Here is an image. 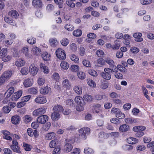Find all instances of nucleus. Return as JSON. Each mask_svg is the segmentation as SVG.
<instances>
[{
	"instance_id": "f257e3e1",
	"label": "nucleus",
	"mask_w": 154,
	"mask_h": 154,
	"mask_svg": "<svg viewBox=\"0 0 154 154\" xmlns=\"http://www.w3.org/2000/svg\"><path fill=\"white\" fill-rule=\"evenodd\" d=\"M80 133V137L85 140L86 138V136L89 134L90 132V129L88 127H85L80 129L79 130Z\"/></svg>"
},
{
	"instance_id": "f03ea898",
	"label": "nucleus",
	"mask_w": 154,
	"mask_h": 154,
	"mask_svg": "<svg viewBox=\"0 0 154 154\" xmlns=\"http://www.w3.org/2000/svg\"><path fill=\"white\" fill-rule=\"evenodd\" d=\"M56 55L58 58L60 60H64L66 57V55L64 50L59 48L56 51Z\"/></svg>"
},
{
	"instance_id": "7ed1b4c3",
	"label": "nucleus",
	"mask_w": 154,
	"mask_h": 154,
	"mask_svg": "<svg viewBox=\"0 0 154 154\" xmlns=\"http://www.w3.org/2000/svg\"><path fill=\"white\" fill-rule=\"evenodd\" d=\"M71 140L69 139H66L65 140V144L64 146V151L66 152H69L72 149L73 146L70 143Z\"/></svg>"
},
{
	"instance_id": "20e7f679",
	"label": "nucleus",
	"mask_w": 154,
	"mask_h": 154,
	"mask_svg": "<svg viewBox=\"0 0 154 154\" xmlns=\"http://www.w3.org/2000/svg\"><path fill=\"white\" fill-rule=\"evenodd\" d=\"M46 109L44 108H40L35 109L33 112L34 116H40L44 114L46 112Z\"/></svg>"
},
{
	"instance_id": "39448f33",
	"label": "nucleus",
	"mask_w": 154,
	"mask_h": 154,
	"mask_svg": "<svg viewBox=\"0 0 154 154\" xmlns=\"http://www.w3.org/2000/svg\"><path fill=\"white\" fill-rule=\"evenodd\" d=\"M48 117L46 115L40 116L38 117L37 119V121L39 123L41 124H45L48 121Z\"/></svg>"
},
{
	"instance_id": "423d86ee",
	"label": "nucleus",
	"mask_w": 154,
	"mask_h": 154,
	"mask_svg": "<svg viewBox=\"0 0 154 154\" xmlns=\"http://www.w3.org/2000/svg\"><path fill=\"white\" fill-rule=\"evenodd\" d=\"M38 70V68L34 64H32L29 67V72L33 75H35Z\"/></svg>"
},
{
	"instance_id": "0eeeda50",
	"label": "nucleus",
	"mask_w": 154,
	"mask_h": 154,
	"mask_svg": "<svg viewBox=\"0 0 154 154\" xmlns=\"http://www.w3.org/2000/svg\"><path fill=\"white\" fill-rule=\"evenodd\" d=\"M18 143L16 140H13L12 141V144L11 146V149L14 152L18 153H21L19 149V147L18 146Z\"/></svg>"
},
{
	"instance_id": "6e6552de",
	"label": "nucleus",
	"mask_w": 154,
	"mask_h": 154,
	"mask_svg": "<svg viewBox=\"0 0 154 154\" xmlns=\"http://www.w3.org/2000/svg\"><path fill=\"white\" fill-rule=\"evenodd\" d=\"M35 101L37 103L43 104L46 103L47 100L45 96L40 95L37 97L35 99Z\"/></svg>"
},
{
	"instance_id": "1a4fd4ad",
	"label": "nucleus",
	"mask_w": 154,
	"mask_h": 154,
	"mask_svg": "<svg viewBox=\"0 0 154 154\" xmlns=\"http://www.w3.org/2000/svg\"><path fill=\"white\" fill-rule=\"evenodd\" d=\"M12 72L11 71H5L1 77L4 79L5 82H6L9 79L12 75Z\"/></svg>"
},
{
	"instance_id": "9d476101",
	"label": "nucleus",
	"mask_w": 154,
	"mask_h": 154,
	"mask_svg": "<svg viewBox=\"0 0 154 154\" xmlns=\"http://www.w3.org/2000/svg\"><path fill=\"white\" fill-rule=\"evenodd\" d=\"M142 34L140 32H136L133 35V36L135 38L134 40L137 42H140L143 41V39L142 38Z\"/></svg>"
},
{
	"instance_id": "9b49d317",
	"label": "nucleus",
	"mask_w": 154,
	"mask_h": 154,
	"mask_svg": "<svg viewBox=\"0 0 154 154\" xmlns=\"http://www.w3.org/2000/svg\"><path fill=\"white\" fill-rule=\"evenodd\" d=\"M119 70L122 72H126L127 70L125 67L122 65L119 64L117 65V67L116 66H115L114 72H117Z\"/></svg>"
},
{
	"instance_id": "f8f14e48",
	"label": "nucleus",
	"mask_w": 154,
	"mask_h": 154,
	"mask_svg": "<svg viewBox=\"0 0 154 154\" xmlns=\"http://www.w3.org/2000/svg\"><path fill=\"white\" fill-rule=\"evenodd\" d=\"M23 92L21 90H20L14 93L12 95V99L13 100H16L20 98L22 96Z\"/></svg>"
},
{
	"instance_id": "ddd939ff",
	"label": "nucleus",
	"mask_w": 154,
	"mask_h": 154,
	"mask_svg": "<svg viewBox=\"0 0 154 154\" xmlns=\"http://www.w3.org/2000/svg\"><path fill=\"white\" fill-rule=\"evenodd\" d=\"M32 4L35 8H41L42 6V3L41 0H33Z\"/></svg>"
},
{
	"instance_id": "4468645a",
	"label": "nucleus",
	"mask_w": 154,
	"mask_h": 154,
	"mask_svg": "<svg viewBox=\"0 0 154 154\" xmlns=\"http://www.w3.org/2000/svg\"><path fill=\"white\" fill-rule=\"evenodd\" d=\"M21 120V118L18 116H13L11 118V121L12 124L17 125L18 124Z\"/></svg>"
},
{
	"instance_id": "2eb2a0df",
	"label": "nucleus",
	"mask_w": 154,
	"mask_h": 154,
	"mask_svg": "<svg viewBox=\"0 0 154 154\" xmlns=\"http://www.w3.org/2000/svg\"><path fill=\"white\" fill-rule=\"evenodd\" d=\"M51 117L53 121H57L60 118V116L58 112L54 111L51 114Z\"/></svg>"
},
{
	"instance_id": "dca6fc26",
	"label": "nucleus",
	"mask_w": 154,
	"mask_h": 154,
	"mask_svg": "<svg viewBox=\"0 0 154 154\" xmlns=\"http://www.w3.org/2000/svg\"><path fill=\"white\" fill-rule=\"evenodd\" d=\"M74 100L77 105L82 104V105H83V104H85L84 99L80 96H78L76 97L75 98Z\"/></svg>"
},
{
	"instance_id": "f3484780",
	"label": "nucleus",
	"mask_w": 154,
	"mask_h": 154,
	"mask_svg": "<svg viewBox=\"0 0 154 154\" xmlns=\"http://www.w3.org/2000/svg\"><path fill=\"white\" fill-rule=\"evenodd\" d=\"M2 132L3 134V138L7 140H12V138L9 136L10 134V132L7 131L3 130L2 131Z\"/></svg>"
},
{
	"instance_id": "a211bd4d",
	"label": "nucleus",
	"mask_w": 154,
	"mask_h": 154,
	"mask_svg": "<svg viewBox=\"0 0 154 154\" xmlns=\"http://www.w3.org/2000/svg\"><path fill=\"white\" fill-rule=\"evenodd\" d=\"M33 83V80L32 79H27L24 80L23 85L25 87L27 88L31 86Z\"/></svg>"
},
{
	"instance_id": "6ab92c4d",
	"label": "nucleus",
	"mask_w": 154,
	"mask_h": 154,
	"mask_svg": "<svg viewBox=\"0 0 154 154\" xmlns=\"http://www.w3.org/2000/svg\"><path fill=\"white\" fill-rule=\"evenodd\" d=\"M51 88L50 87L46 86L40 89V91L41 94H46L48 93L51 90Z\"/></svg>"
},
{
	"instance_id": "aec40b11",
	"label": "nucleus",
	"mask_w": 154,
	"mask_h": 154,
	"mask_svg": "<svg viewBox=\"0 0 154 154\" xmlns=\"http://www.w3.org/2000/svg\"><path fill=\"white\" fill-rule=\"evenodd\" d=\"M119 130L122 132H127L130 130L129 126L126 124L121 125L119 128Z\"/></svg>"
},
{
	"instance_id": "412c9836",
	"label": "nucleus",
	"mask_w": 154,
	"mask_h": 154,
	"mask_svg": "<svg viewBox=\"0 0 154 154\" xmlns=\"http://www.w3.org/2000/svg\"><path fill=\"white\" fill-rule=\"evenodd\" d=\"M105 63L108 64L109 65L110 68H114L115 66L114 65V63L113 61L109 58H106L105 59Z\"/></svg>"
},
{
	"instance_id": "4be33fe9",
	"label": "nucleus",
	"mask_w": 154,
	"mask_h": 154,
	"mask_svg": "<svg viewBox=\"0 0 154 154\" xmlns=\"http://www.w3.org/2000/svg\"><path fill=\"white\" fill-rule=\"evenodd\" d=\"M8 14L13 18L17 19L19 16L17 12L15 10H12L8 12Z\"/></svg>"
},
{
	"instance_id": "5701e85b",
	"label": "nucleus",
	"mask_w": 154,
	"mask_h": 154,
	"mask_svg": "<svg viewBox=\"0 0 154 154\" xmlns=\"http://www.w3.org/2000/svg\"><path fill=\"white\" fill-rule=\"evenodd\" d=\"M58 143V141L57 139H54L50 141L49 144V146L51 148H54L56 147Z\"/></svg>"
},
{
	"instance_id": "b1692460",
	"label": "nucleus",
	"mask_w": 154,
	"mask_h": 154,
	"mask_svg": "<svg viewBox=\"0 0 154 154\" xmlns=\"http://www.w3.org/2000/svg\"><path fill=\"white\" fill-rule=\"evenodd\" d=\"M111 73L102 72L101 75L102 77L106 80H109L111 78Z\"/></svg>"
},
{
	"instance_id": "393cba45",
	"label": "nucleus",
	"mask_w": 154,
	"mask_h": 154,
	"mask_svg": "<svg viewBox=\"0 0 154 154\" xmlns=\"http://www.w3.org/2000/svg\"><path fill=\"white\" fill-rule=\"evenodd\" d=\"M25 61L23 59L18 60L15 62V65L18 67H21L23 66L25 64Z\"/></svg>"
},
{
	"instance_id": "a878e982",
	"label": "nucleus",
	"mask_w": 154,
	"mask_h": 154,
	"mask_svg": "<svg viewBox=\"0 0 154 154\" xmlns=\"http://www.w3.org/2000/svg\"><path fill=\"white\" fill-rule=\"evenodd\" d=\"M53 110L54 112H63V107L60 105H57L54 106L53 109Z\"/></svg>"
},
{
	"instance_id": "bb28decb",
	"label": "nucleus",
	"mask_w": 154,
	"mask_h": 154,
	"mask_svg": "<svg viewBox=\"0 0 154 154\" xmlns=\"http://www.w3.org/2000/svg\"><path fill=\"white\" fill-rule=\"evenodd\" d=\"M55 136V134L53 132H51L46 134V138L47 140H50L54 138Z\"/></svg>"
},
{
	"instance_id": "cd10ccee",
	"label": "nucleus",
	"mask_w": 154,
	"mask_h": 154,
	"mask_svg": "<svg viewBox=\"0 0 154 154\" xmlns=\"http://www.w3.org/2000/svg\"><path fill=\"white\" fill-rule=\"evenodd\" d=\"M97 65L98 66H102L105 65V60L102 58H100L97 60Z\"/></svg>"
},
{
	"instance_id": "c85d7f7f",
	"label": "nucleus",
	"mask_w": 154,
	"mask_h": 154,
	"mask_svg": "<svg viewBox=\"0 0 154 154\" xmlns=\"http://www.w3.org/2000/svg\"><path fill=\"white\" fill-rule=\"evenodd\" d=\"M5 20L7 23L13 26L16 25V23L15 21L11 19V18L8 17H5Z\"/></svg>"
},
{
	"instance_id": "c756f323",
	"label": "nucleus",
	"mask_w": 154,
	"mask_h": 154,
	"mask_svg": "<svg viewBox=\"0 0 154 154\" xmlns=\"http://www.w3.org/2000/svg\"><path fill=\"white\" fill-rule=\"evenodd\" d=\"M28 91L31 94H36L38 92V90L36 88H31L28 89Z\"/></svg>"
},
{
	"instance_id": "7c9ffc66",
	"label": "nucleus",
	"mask_w": 154,
	"mask_h": 154,
	"mask_svg": "<svg viewBox=\"0 0 154 154\" xmlns=\"http://www.w3.org/2000/svg\"><path fill=\"white\" fill-rule=\"evenodd\" d=\"M7 53V49L6 48H3L0 51V58H2L5 56Z\"/></svg>"
},
{
	"instance_id": "2f4dec72",
	"label": "nucleus",
	"mask_w": 154,
	"mask_h": 154,
	"mask_svg": "<svg viewBox=\"0 0 154 154\" xmlns=\"http://www.w3.org/2000/svg\"><path fill=\"white\" fill-rule=\"evenodd\" d=\"M101 105L100 104H96L94 106L93 112L94 113H98L100 112V108Z\"/></svg>"
},
{
	"instance_id": "473e14b6",
	"label": "nucleus",
	"mask_w": 154,
	"mask_h": 154,
	"mask_svg": "<svg viewBox=\"0 0 154 154\" xmlns=\"http://www.w3.org/2000/svg\"><path fill=\"white\" fill-rule=\"evenodd\" d=\"M84 99L87 102H91L93 100V98L91 95L88 94H85L83 96Z\"/></svg>"
},
{
	"instance_id": "72a5a7b5",
	"label": "nucleus",
	"mask_w": 154,
	"mask_h": 154,
	"mask_svg": "<svg viewBox=\"0 0 154 154\" xmlns=\"http://www.w3.org/2000/svg\"><path fill=\"white\" fill-rule=\"evenodd\" d=\"M127 139L128 143L130 144H134L138 142V140L134 138L130 137Z\"/></svg>"
},
{
	"instance_id": "f704fd0d",
	"label": "nucleus",
	"mask_w": 154,
	"mask_h": 154,
	"mask_svg": "<svg viewBox=\"0 0 154 154\" xmlns=\"http://www.w3.org/2000/svg\"><path fill=\"white\" fill-rule=\"evenodd\" d=\"M40 66L41 70L43 71L45 73H48V67L45 65V64L41 63L40 64Z\"/></svg>"
},
{
	"instance_id": "c9c22d12",
	"label": "nucleus",
	"mask_w": 154,
	"mask_h": 154,
	"mask_svg": "<svg viewBox=\"0 0 154 154\" xmlns=\"http://www.w3.org/2000/svg\"><path fill=\"white\" fill-rule=\"evenodd\" d=\"M42 57L44 60L48 61L50 60V55L47 52L43 53L42 55Z\"/></svg>"
},
{
	"instance_id": "e433bc0d",
	"label": "nucleus",
	"mask_w": 154,
	"mask_h": 154,
	"mask_svg": "<svg viewBox=\"0 0 154 154\" xmlns=\"http://www.w3.org/2000/svg\"><path fill=\"white\" fill-rule=\"evenodd\" d=\"M41 51L40 49L36 47L33 48L32 49V51L33 54L36 55H38Z\"/></svg>"
},
{
	"instance_id": "4c0bfd02",
	"label": "nucleus",
	"mask_w": 154,
	"mask_h": 154,
	"mask_svg": "<svg viewBox=\"0 0 154 154\" xmlns=\"http://www.w3.org/2000/svg\"><path fill=\"white\" fill-rule=\"evenodd\" d=\"M60 66L62 69H67L69 68V64L66 62L63 61L61 63Z\"/></svg>"
},
{
	"instance_id": "58836bf2",
	"label": "nucleus",
	"mask_w": 154,
	"mask_h": 154,
	"mask_svg": "<svg viewBox=\"0 0 154 154\" xmlns=\"http://www.w3.org/2000/svg\"><path fill=\"white\" fill-rule=\"evenodd\" d=\"M49 42L51 46L53 47L57 45L58 43L56 38H54L50 39Z\"/></svg>"
},
{
	"instance_id": "ea45409f",
	"label": "nucleus",
	"mask_w": 154,
	"mask_h": 154,
	"mask_svg": "<svg viewBox=\"0 0 154 154\" xmlns=\"http://www.w3.org/2000/svg\"><path fill=\"white\" fill-rule=\"evenodd\" d=\"M85 153L87 154H93L94 153V151L90 148H86L84 149Z\"/></svg>"
},
{
	"instance_id": "a19ab883",
	"label": "nucleus",
	"mask_w": 154,
	"mask_h": 154,
	"mask_svg": "<svg viewBox=\"0 0 154 154\" xmlns=\"http://www.w3.org/2000/svg\"><path fill=\"white\" fill-rule=\"evenodd\" d=\"M116 116L119 119H123L125 118V117L124 114L123 113L119 111L117 112L116 113Z\"/></svg>"
},
{
	"instance_id": "79ce46f5",
	"label": "nucleus",
	"mask_w": 154,
	"mask_h": 154,
	"mask_svg": "<svg viewBox=\"0 0 154 154\" xmlns=\"http://www.w3.org/2000/svg\"><path fill=\"white\" fill-rule=\"evenodd\" d=\"M74 91L78 94H81L82 93L81 88L78 86H75L74 88Z\"/></svg>"
},
{
	"instance_id": "37998d69",
	"label": "nucleus",
	"mask_w": 154,
	"mask_h": 154,
	"mask_svg": "<svg viewBox=\"0 0 154 154\" xmlns=\"http://www.w3.org/2000/svg\"><path fill=\"white\" fill-rule=\"evenodd\" d=\"M24 121L26 123L32 121V118L29 115H26L24 117Z\"/></svg>"
},
{
	"instance_id": "c03bdc74",
	"label": "nucleus",
	"mask_w": 154,
	"mask_h": 154,
	"mask_svg": "<svg viewBox=\"0 0 154 154\" xmlns=\"http://www.w3.org/2000/svg\"><path fill=\"white\" fill-rule=\"evenodd\" d=\"M82 34V31L80 29H77L75 31H74L73 32V35L77 37L81 36Z\"/></svg>"
},
{
	"instance_id": "a18cd8bd",
	"label": "nucleus",
	"mask_w": 154,
	"mask_h": 154,
	"mask_svg": "<svg viewBox=\"0 0 154 154\" xmlns=\"http://www.w3.org/2000/svg\"><path fill=\"white\" fill-rule=\"evenodd\" d=\"M20 72L22 75H26L29 72L28 69V68L24 67L21 69Z\"/></svg>"
},
{
	"instance_id": "49530a36",
	"label": "nucleus",
	"mask_w": 154,
	"mask_h": 154,
	"mask_svg": "<svg viewBox=\"0 0 154 154\" xmlns=\"http://www.w3.org/2000/svg\"><path fill=\"white\" fill-rule=\"evenodd\" d=\"M62 85L65 88H67L70 85V84L69 82V80L66 79L64 80L63 81Z\"/></svg>"
},
{
	"instance_id": "de8ad7c7",
	"label": "nucleus",
	"mask_w": 154,
	"mask_h": 154,
	"mask_svg": "<svg viewBox=\"0 0 154 154\" xmlns=\"http://www.w3.org/2000/svg\"><path fill=\"white\" fill-rule=\"evenodd\" d=\"M69 40L66 38H63L60 41L61 45L63 46H66L69 43Z\"/></svg>"
},
{
	"instance_id": "09e8293b",
	"label": "nucleus",
	"mask_w": 154,
	"mask_h": 154,
	"mask_svg": "<svg viewBox=\"0 0 154 154\" xmlns=\"http://www.w3.org/2000/svg\"><path fill=\"white\" fill-rule=\"evenodd\" d=\"M85 105V104L82 105V104L77 105L76 107V110L79 111H81L83 110Z\"/></svg>"
},
{
	"instance_id": "8fccbe9b",
	"label": "nucleus",
	"mask_w": 154,
	"mask_h": 154,
	"mask_svg": "<svg viewBox=\"0 0 154 154\" xmlns=\"http://www.w3.org/2000/svg\"><path fill=\"white\" fill-rule=\"evenodd\" d=\"M77 74L79 78L81 79H84L85 78V74L83 72H79Z\"/></svg>"
},
{
	"instance_id": "3c124183",
	"label": "nucleus",
	"mask_w": 154,
	"mask_h": 154,
	"mask_svg": "<svg viewBox=\"0 0 154 154\" xmlns=\"http://www.w3.org/2000/svg\"><path fill=\"white\" fill-rule=\"evenodd\" d=\"M82 63L85 66L87 67H90L91 66L90 61L87 60H84L82 61Z\"/></svg>"
},
{
	"instance_id": "603ef678",
	"label": "nucleus",
	"mask_w": 154,
	"mask_h": 154,
	"mask_svg": "<svg viewBox=\"0 0 154 154\" xmlns=\"http://www.w3.org/2000/svg\"><path fill=\"white\" fill-rule=\"evenodd\" d=\"M99 137L103 138H106L108 137V135L105 133L103 132H100L99 134Z\"/></svg>"
},
{
	"instance_id": "864d4df0",
	"label": "nucleus",
	"mask_w": 154,
	"mask_h": 154,
	"mask_svg": "<svg viewBox=\"0 0 154 154\" xmlns=\"http://www.w3.org/2000/svg\"><path fill=\"white\" fill-rule=\"evenodd\" d=\"M55 3L58 5L60 8H62L63 7V0H54Z\"/></svg>"
},
{
	"instance_id": "5fc2aeb1",
	"label": "nucleus",
	"mask_w": 154,
	"mask_h": 154,
	"mask_svg": "<svg viewBox=\"0 0 154 154\" xmlns=\"http://www.w3.org/2000/svg\"><path fill=\"white\" fill-rule=\"evenodd\" d=\"M70 48L73 51L75 52L77 50V47L75 43H72L70 45Z\"/></svg>"
},
{
	"instance_id": "6e6d98bb",
	"label": "nucleus",
	"mask_w": 154,
	"mask_h": 154,
	"mask_svg": "<svg viewBox=\"0 0 154 154\" xmlns=\"http://www.w3.org/2000/svg\"><path fill=\"white\" fill-rule=\"evenodd\" d=\"M72 1L70 0L66 1V4L67 5L72 8H73L75 7V4L72 2Z\"/></svg>"
},
{
	"instance_id": "4d7b16f0",
	"label": "nucleus",
	"mask_w": 154,
	"mask_h": 154,
	"mask_svg": "<svg viewBox=\"0 0 154 154\" xmlns=\"http://www.w3.org/2000/svg\"><path fill=\"white\" fill-rule=\"evenodd\" d=\"M79 68L77 65H73L71 66V70L72 72H76L79 69Z\"/></svg>"
},
{
	"instance_id": "13d9d810",
	"label": "nucleus",
	"mask_w": 154,
	"mask_h": 154,
	"mask_svg": "<svg viewBox=\"0 0 154 154\" xmlns=\"http://www.w3.org/2000/svg\"><path fill=\"white\" fill-rule=\"evenodd\" d=\"M14 88L13 87H11L9 88L7 92L4 94V97H5L7 93H8L11 95L14 92Z\"/></svg>"
},
{
	"instance_id": "bf43d9fd",
	"label": "nucleus",
	"mask_w": 154,
	"mask_h": 154,
	"mask_svg": "<svg viewBox=\"0 0 154 154\" xmlns=\"http://www.w3.org/2000/svg\"><path fill=\"white\" fill-rule=\"evenodd\" d=\"M114 68H106L104 69V72L111 73L112 72H114Z\"/></svg>"
},
{
	"instance_id": "052dcab7",
	"label": "nucleus",
	"mask_w": 154,
	"mask_h": 154,
	"mask_svg": "<svg viewBox=\"0 0 154 154\" xmlns=\"http://www.w3.org/2000/svg\"><path fill=\"white\" fill-rule=\"evenodd\" d=\"M130 50L131 52L134 54H137L139 51V48L136 47H131Z\"/></svg>"
},
{
	"instance_id": "680f3d73",
	"label": "nucleus",
	"mask_w": 154,
	"mask_h": 154,
	"mask_svg": "<svg viewBox=\"0 0 154 154\" xmlns=\"http://www.w3.org/2000/svg\"><path fill=\"white\" fill-rule=\"evenodd\" d=\"M27 42L30 44H33L36 42V39L33 37H31L30 38L27 39Z\"/></svg>"
},
{
	"instance_id": "e2e57ef3",
	"label": "nucleus",
	"mask_w": 154,
	"mask_h": 154,
	"mask_svg": "<svg viewBox=\"0 0 154 154\" xmlns=\"http://www.w3.org/2000/svg\"><path fill=\"white\" fill-rule=\"evenodd\" d=\"M65 28L69 31H71L73 30L74 27L73 26L69 24L66 25Z\"/></svg>"
},
{
	"instance_id": "0e129e2a",
	"label": "nucleus",
	"mask_w": 154,
	"mask_h": 154,
	"mask_svg": "<svg viewBox=\"0 0 154 154\" xmlns=\"http://www.w3.org/2000/svg\"><path fill=\"white\" fill-rule=\"evenodd\" d=\"M85 49L82 46H81L80 48V50L79 51V54L81 56H83L84 55L85 52Z\"/></svg>"
},
{
	"instance_id": "69168bd1",
	"label": "nucleus",
	"mask_w": 154,
	"mask_h": 154,
	"mask_svg": "<svg viewBox=\"0 0 154 154\" xmlns=\"http://www.w3.org/2000/svg\"><path fill=\"white\" fill-rule=\"evenodd\" d=\"M88 73L90 75L94 76L96 77L97 75V72L93 69L89 70L88 71Z\"/></svg>"
},
{
	"instance_id": "338daca9",
	"label": "nucleus",
	"mask_w": 154,
	"mask_h": 154,
	"mask_svg": "<svg viewBox=\"0 0 154 154\" xmlns=\"http://www.w3.org/2000/svg\"><path fill=\"white\" fill-rule=\"evenodd\" d=\"M70 59L76 62H77L79 60V58L77 57L76 55L74 54H72L70 56Z\"/></svg>"
},
{
	"instance_id": "774afa93",
	"label": "nucleus",
	"mask_w": 154,
	"mask_h": 154,
	"mask_svg": "<svg viewBox=\"0 0 154 154\" xmlns=\"http://www.w3.org/2000/svg\"><path fill=\"white\" fill-rule=\"evenodd\" d=\"M87 83L88 85L90 86L95 87L96 86V84L95 82L91 79H89L88 80Z\"/></svg>"
}]
</instances>
